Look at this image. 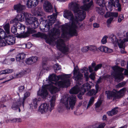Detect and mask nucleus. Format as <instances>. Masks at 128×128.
Instances as JSON below:
<instances>
[{
	"mask_svg": "<svg viewBox=\"0 0 128 128\" xmlns=\"http://www.w3.org/2000/svg\"><path fill=\"white\" fill-rule=\"evenodd\" d=\"M76 99V97L74 96L67 97L65 96L61 99V102L64 104L67 109H70V107L72 109L75 105Z\"/></svg>",
	"mask_w": 128,
	"mask_h": 128,
	"instance_id": "obj_1",
	"label": "nucleus"
},
{
	"mask_svg": "<svg viewBox=\"0 0 128 128\" xmlns=\"http://www.w3.org/2000/svg\"><path fill=\"white\" fill-rule=\"evenodd\" d=\"M112 68L114 71L113 72V75L114 78L117 82H120L124 78L122 74V72L124 69L123 68L116 66H113Z\"/></svg>",
	"mask_w": 128,
	"mask_h": 128,
	"instance_id": "obj_2",
	"label": "nucleus"
},
{
	"mask_svg": "<svg viewBox=\"0 0 128 128\" xmlns=\"http://www.w3.org/2000/svg\"><path fill=\"white\" fill-rule=\"evenodd\" d=\"M55 12L56 13H53L52 15L48 16V20L46 22V23L44 25V28L48 31L52 27V25L56 21L57 14L58 13L56 9L55 8Z\"/></svg>",
	"mask_w": 128,
	"mask_h": 128,
	"instance_id": "obj_3",
	"label": "nucleus"
},
{
	"mask_svg": "<svg viewBox=\"0 0 128 128\" xmlns=\"http://www.w3.org/2000/svg\"><path fill=\"white\" fill-rule=\"evenodd\" d=\"M79 24L78 21L77 22H72L66 25V26L69 28L68 31V35L71 37L77 36L78 32L76 29L78 28L77 25Z\"/></svg>",
	"mask_w": 128,
	"mask_h": 128,
	"instance_id": "obj_4",
	"label": "nucleus"
},
{
	"mask_svg": "<svg viewBox=\"0 0 128 128\" xmlns=\"http://www.w3.org/2000/svg\"><path fill=\"white\" fill-rule=\"evenodd\" d=\"M54 102H50V105L51 107L50 108L49 104L47 103L42 104L39 107V111L42 114L48 111H49L50 112H51L54 106Z\"/></svg>",
	"mask_w": 128,
	"mask_h": 128,
	"instance_id": "obj_5",
	"label": "nucleus"
},
{
	"mask_svg": "<svg viewBox=\"0 0 128 128\" xmlns=\"http://www.w3.org/2000/svg\"><path fill=\"white\" fill-rule=\"evenodd\" d=\"M63 16L64 18L68 19L70 18L71 22H77L78 21V18L76 17L74 18L72 12L68 10H65Z\"/></svg>",
	"mask_w": 128,
	"mask_h": 128,
	"instance_id": "obj_6",
	"label": "nucleus"
},
{
	"mask_svg": "<svg viewBox=\"0 0 128 128\" xmlns=\"http://www.w3.org/2000/svg\"><path fill=\"white\" fill-rule=\"evenodd\" d=\"M4 39L8 45H13L15 43L16 38L13 35L6 34Z\"/></svg>",
	"mask_w": 128,
	"mask_h": 128,
	"instance_id": "obj_7",
	"label": "nucleus"
},
{
	"mask_svg": "<svg viewBox=\"0 0 128 128\" xmlns=\"http://www.w3.org/2000/svg\"><path fill=\"white\" fill-rule=\"evenodd\" d=\"M28 24L30 25L32 28L36 29L38 28L39 24L38 20V19L35 17H32L28 22L27 24Z\"/></svg>",
	"mask_w": 128,
	"mask_h": 128,
	"instance_id": "obj_8",
	"label": "nucleus"
},
{
	"mask_svg": "<svg viewBox=\"0 0 128 128\" xmlns=\"http://www.w3.org/2000/svg\"><path fill=\"white\" fill-rule=\"evenodd\" d=\"M43 6L46 12H53V6L50 2L47 1H45Z\"/></svg>",
	"mask_w": 128,
	"mask_h": 128,
	"instance_id": "obj_9",
	"label": "nucleus"
},
{
	"mask_svg": "<svg viewBox=\"0 0 128 128\" xmlns=\"http://www.w3.org/2000/svg\"><path fill=\"white\" fill-rule=\"evenodd\" d=\"M69 6L70 9L73 11L75 15H76L80 10L79 9V5L76 2H72L69 4Z\"/></svg>",
	"mask_w": 128,
	"mask_h": 128,
	"instance_id": "obj_10",
	"label": "nucleus"
},
{
	"mask_svg": "<svg viewBox=\"0 0 128 128\" xmlns=\"http://www.w3.org/2000/svg\"><path fill=\"white\" fill-rule=\"evenodd\" d=\"M110 2H108V4L111 6H114L115 8H118V11H121L122 8L120 4L119 3V0H110Z\"/></svg>",
	"mask_w": 128,
	"mask_h": 128,
	"instance_id": "obj_11",
	"label": "nucleus"
},
{
	"mask_svg": "<svg viewBox=\"0 0 128 128\" xmlns=\"http://www.w3.org/2000/svg\"><path fill=\"white\" fill-rule=\"evenodd\" d=\"M38 0H28L26 3V6L28 8H33L38 5Z\"/></svg>",
	"mask_w": 128,
	"mask_h": 128,
	"instance_id": "obj_12",
	"label": "nucleus"
},
{
	"mask_svg": "<svg viewBox=\"0 0 128 128\" xmlns=\"http://www.w3.org/2000/svg\"><path fill=\"white\" fill-rule=\"evenodd\" d=\"M66 84H68V86H70V80L69 79L65 80L64 81H58L55 83V85L58 86L60 88H64L68 87L66 85Z\"/></svg>",
	"mask_w": 128,
	"mask_h": 128,
	"instance_id": "obj_13",
	"label": "nucleus"
},
{
	"mask_svg": "<svg viewBox=\"0 0 128 128\" xmlns=\"http://www.w3.org/2000/svg\"><path fill=\"white\" fill-rule=\"evenodd\" d=\"M56 47L63 54L68 52L69 50V48L65 44L63 46L59 43H57Z\"/></svg>",
	"mask_w": 128,
	"mask_h": 128,
	"instance_id": "obj_14",
	"label": "nucleus"
},
{
	"mask_svg": "<svg viewBox=\"0 0 128 128\" xmlns=\"http://www.w3.org/2000/svg\"><path fill=\"white\" fill-rule=\"evenodd\" d=\"M48 94V91L46 88L44 87L42 88L41 90H38L37 93L38 96H40L44 99L46 98Z\"/></svg>",
	"mask_w": 128,
	"mask_h": 128,
	"instance_id": "obj_15",
	"label": "nucleus"
},
{
	"mask_svg": "<svg viewBox=\"0 0 128 128\" xmlns=\"http://www.w3.org/2000/svg\"><path fill=\"white\" fill-rule=\"evenodd\" d=\"M22 105V106L21 102L18 100L16 102H13L11 108L12 109L14 110L18 109V112H20V107H21Z\"/></svg>",
	"mask_w": 128,
	"mask_h": 128,
	"instance_id": "obj_16",
	"label": "nucleus"
},
{
	"mask_svg": "<svg viewBox=\"0 0 128 128\" xmlns=\"http://www.w3.org/2000/svg\"><path fill=\"white\" fill-rule=\"evenodd\" d=\"M105 93L107 95V98L109 100L112 99V98H115L118 96L117 93L112 91L106 90Z\"/></svg>",
	"mask_w": 128,
	"mask_h": 128,
	"instance_id": "obj_17",
	"label": "nucleus"
},
{
	"mask_svg": "<svg viewBox=\"0 0 128 128\" xmlns=\"http://www.w3.org/2000/svg\"><path fill=\"white\" fill-rule=\"evenodd\" d=\"M24 20V18L23 15L22 14H18L16 17L12 20L10 22L12 23H15L16 24L18 23H20L18 22L19 21L22 22Z\"/></svg>",
	"mask_w": 128,
	"mask_h": 128,
	"instance_id": "obj_18",
	"label": "nucleus"
},
{
	"mask_svg": "<svg viewBox=\"0 0 128 128\" xmlns=\"http://www.w3.org/2000/svg\"><path fill=\"white\" fill-rule=\"evenodd\" d=\"M76 17H77L78 18V22L79 21H82L84 20L86 17V13L85 12L82 10H80L79 12L76 14ZM79 23V22H78Z\"/></svg>",
	"mask_w": 128,
	"mask_h": 128,
	"instance_id": "obj_19",
	"label": "nucleus"
},
{
	"mask_svg": "<svg viewBox=\"0 0 128 128\" xmlns=\"http://www.w3.org/2000/svg\"><path fill=\"white\" fill-rule=\"evenodd\" d=\"M26 6L23 5L20 3L14 5V10H16L18 13H20L26 8Z\"/></svg>",
	"mask_w": 128,
	"mask_h": 128,
	"instance_id": "obj_20",
	"label": "nucleus"
},
{
	"mask_svg": "<svg viewBox=\"0 0 128 128\" xmlns=\"http://www.w3.org/2000/svg\"><path fill=\"white\" fill-rule=\"evenodd\" d=\"M91 86L90 85L89 83L86 82L80 88V89L82 91L86 92L88 91L90 89Z\"/></svg>",
	"mask_w": 128,
	"mask_h": 128,
	"instance_id": "obj_21",
	"label": "nucleus"
},
{
	"mask_svg": "<svg viewBox=\"0 0 128 128\" xmlns=\"http://www.w3.org/2000/svg\"><path fill=\"white\" fill-rule=\"evenodd\" d=\"M37 57L36 56L30 57L27 59L26 62L28 64H32L37 61Z\"/></svg>",
	"mask_w": 128,
	"mask_h": 128,
	"instance_id": "obj_22",
	"label": "nucleus"
},
{
	"mask_svg": "<svg viewBox=\"0 0 128 128\" xmlns=\"http://www.w3.org/2000/svg\"><path fill=\"white\" fill-rule=\"evenodd\" d=\"M74 80L78 82H82L83 81V76L82 74L79 72L77 74L74 75Z\"/></svg>",
	"mask_w": 128,
	"mask_h": 128,
	"instance_id": "obj_23",
	"label": "nucleus"
},
{
	"mask_svg": "<svg viewBox=\"0 0 128 128\" xmlns=\"http://www.w3.org/2000/svg\"><path fill=\"white\" fill-rule=\"evenodd\" d=\"M80 90V88L77 85L76 86L70 90L69 92L70 94H78Z\"/></svg>",
	"mask_w": 128,
	"mask_h": 128,
	"instance_id": "obj_24",
	"label": "nucleus"
},
{
	"mask_svg": "<svg viewBox=\"0 0 128 128\" xmlns=\"http://www.w3.org/2000/svg\"><path fill=\"white\" fill-rule=\"evenodd\" d=\"M60 34V30L56 28H53L51 30L50 35L52 37L56 36L57 35Z\"/></svg>",
	"mask_w": 128,
	"mask_h": 128,
	"instance_id": "obj_25",
	"label": "nucleus"
},
{
	"mask_svg": "<svg viewBox=\"0 0 128 128\" xmlns=\"http://www.w3.org/2000/svg\"><path fill=\"white\" fill-rule=\"evenodd\" d=\"M48 89L51 94H53L56 93L59 91L60 88L52 86L49 87Z\"/></svg>",
	"mask_w": 128,
	"mask_h": 128,
	"instance_id": "obj_26",
	"label": "nucleus"
},
{
	"mask_svg": "<svg viewBox=\"0 0 128 128\" xmlns=\"http://www.w3.org/2000/svg\"><path fill=\"white\" fill-rule=\"evenodd\" d=\"M30 95V93L29 92H26L24 94V96L22 99V98H20L18 100H20L22 102V104L23 107V109L24 108V104L25 100Z\"/></svg>",
	"mask_w": 128,
	"mask_h": 128,
	"instance_id": "obj_27",
	"label": "nucleus"
},
{
	"mask_svg": "<svg viewBox=\"0 0 128 128\" xmlns=\"http://www.w3.org/2000/svg\"><path fill=\"white\" fill-rule=\"evenodd\" d=\"M26 57V54L24 53H20L17 54L16 56V60L17 62H20Z\"/></svg>",
	"mask_w": 128,
	"mask_h": 128,
	"instance_id": "obj_28",
	"label": "nucleus"
},
{
	"mask_svg": "<svg viewBox=\"0 0 128 128\" xmlns=\"http://www.w3.org/2000/svg\"><path fill=\"white\" fill-rule=\"evenodd\" d=\"M118 108L117 107H116L112 109L110 111H108L107 112V114L110 116H112L116 114L118 112V110H116Z\"/></svg>",
	"mask_w": 128,
	"mask_h": 128,
	"instance_id": "obj_29",
	"label": "nucleus"
},
{
	"mask_svg": "<svg viewBox=\"0 0 128 128\" xmlns=\"http://www.w3.org/2000/svg\"><path fill=\"white\" fill-rule=\"evenodd\" d=\"M22 14L23 15L24 18L25 19L26 22L27 23L29 22V21L30 20L31 18L32 17H31L32 15L30 14L27 12H24Z\"/></svg>",
	"mask_w": 128,
	"mask_h": 128,
	"instance_id": "obj_30",
	"label": "nucleus"
},
{
	"mask_svg": "<svg viewBox=\"0 0 128 128\" xmlns=\"http://www.w3.org/2000/svg\"><path fill=\"white\" fill-rule=\"evenodd\" d=\"M118 14L117 12H110L106 13L105 15V17H113L114 18H116L118 16Z\"/></svg>",
	"mask_w": 128,
	"mask_h": 128,
	"instance_id": "obj_31",
	"label": "nucleus"
},
{
	"mask_svg": "<svg viewBox=\"0 0 128 128\" xmlns=\"http://www.w3.org/2000/svg\"><path fill=\"white\" fill-rule=\"evenodd\" d=\"M93 2L92 0L88 4H85L83 7V9L85 10H89L90 8L92 5Z\"/></svg>",
	"mask_w": 128,
	"mask_h": 128,
	"instance_id": "obj_32",
	"label": "nucleus"
},
{
	"mask_svg": "<svg viewBox=\"0 0 128 128\" xmlns=\"http://www.w3.org/2000/svg\"><path fill=\"white\" fill-rule=\"evenodd\" d=\"M3 28L5 31V32L6 34H10V26L9 24L8 23L3 25Z\"/></svg>",
	"mask_w": 128,
	"mask_h": 128,
	"instance_id": "obj_33",
	"label": "nucleus"
},
{
	"mask_svg": "<svg viewBox=\"0 0 128 128\" xmlns=\"http://www.w3.org/2000/svg\"><path fill=\"white\" fill-rule=\"evenodd\" d=\"M16 26L20 30H23L22 31V32H24L25 31L24 29L25 28L26 26L20 23H18L16 24Z\"/></svg>",
	"mask_w": 128,
	"mask_h": 128,
	"instance_id": "obj_34",
	"label": "nucleus"
},
{
	"mask_svg": "<svg viewBox=\"0 0 128 128\" xmlns=\"http://www.w3.org/2000/svg\"><path fill=\"white\" fill-rule=\"evenodd\" d=\"M41 100V98H38V99L35 98L33 99V103L34 108H36L38 106V103Z\"/></svg>",
	"mask_w": 128,
	"mask_h": 128,
	"instance_id": "obj_35",
	"label": "nucleus"
},
{
	"mask_svg": "<svg viewBox=\"0 0 128 128\" xmlns=\"http://www.w3.org/2000/svg\"><path fill=\"white\" fill-rule=\"evenodd\" d=\"M13 69H7L0 71V75L2 74H6L12 73L13 72Z\"/></svg>",
	"mask_w": 128,
	"mask_h": 128,
	"instance_id": "obj_36",
	"label": "nucleus"
},
{
	"mask_svg": "<svg viewBox=\"0 0 128 128\" xmlns=\"http://www.w3.org/2000/svg\"><path fill=\"white\" fill-rule=\"evenodd\" d=\"M96 2L100 7H103L106 6V3L104 0H96Z\"/></svg>",
	"mask_w": 128,
	"mask_h": 128,
	"instance_id": "obj_37",
	"label": "nucleus"
},
{
	"mask_svg": "<svg viewBox=\"0 0 128 128\" xmlns=\"http://www.w3.org/2000/svg\"><path fill=\"white\" fill-rule=\"evenodd\" d=\"M23 32V33H22L18 35L17 37L20 38H25L29 36V34L26 32Z\"/></svg>",
	"mask_w": 128,
	"mask_h": 128,
	"instance_id": "obj_38",
	"label": "nucleus"
},
{
	"mask_svg": "<svg viewBox=\"0 0 128 128\" xmlns=\"http://www.w3.org/2000/svg\"><path fill=\"white\" fill-rule=\"evenodd\" d=\"M6 35L5 32L3 30L0 28V39L1 38H4Z\"/></svg>",
	"mask_w": 128,
	"mask_h": 128,
	"instance_id": "obj_39",
	"label": "nucleus"
},
{
	"mask_svg": "<svg viewBox=\"0 0 128 128\" xmlns=\"http://www.w3.org/2000/svg\"><path fill=\"white\" fill-rule=\"evenodd\" d=\"M96 11L98 14H104V10L102 8L96 7Z\"/></svg>",
	"mask_w": 128,
	"mask_h": 128,
	"instance_id": "obj_40",
	"label": "nucleus"
},
{
	"mask_svg": "<svg viewBox=\"0 0 128 128\" xmlns=\"http://www.w3.org/2000/svg\"><path fill=\"white\" fill-rule=\"evenodd\" d=\"M54 70L55 72H57L58 70H60L61 69V66L60 65H59L58 64H56L54 65Z\"/></svg>",
	"mask_w": 128,
	"mask_h": 128,
	"instance_id": "obj_41",
	"label": "nucleus"
},
{
	"mask_svg": "<svg viewBox=\"0 0 128 128\" xmlns=\"http://www.w3.org/2000/svg\"><path fill=\"white\" fill-rule=\"evenodd\" d=\"M17 28H18L16 26V24L15 23V24L11 28V31L14 34H16L17 31Z\"/></svg>",
	"mask_w": 128,
	"mask_h": 128,
	"instance_id": "obj_42",
	"label": "nucleus"
},
{
	"mask_svg": "<svg viewBox=\"0 0 128 128\" xmlns=\"http://www.w3.org/2000/svg\"><path fill=\"white\" fill-rule=\"evenodd\" d=\"M58 78L62 79L66 78H69L70 77V74H64L58 76Z\"/></svg>",
	"mask_w": 128,
	"mask_h": 128,
	"instance_id": "obj_43",
	"label": "nucleus"
},
{
	"mask_svg": "<svg viewBox=\"0 0 128 128\" xmlns=\"http://www.w3.org/2000/svg\"><path fill=\"white\" fill-rule=\"evenodd\" d=\"M79 92H80L77 96L78 97L80 100L82 99L83 98L82 96L84 94L85 92L82 91L80 89Z\"/></svg>",
	"mask_w": 128,
	"mask_h": 128,
	"instance_id": "obj_44",
	"label": "nucleus"
},
{
	"mask_svg": "<svg viewBox=\"0 0 128 128\" xmlns=\"http://www.w3.org/2000/svg\"><path fill=\"white\" fill-rule=\"evenodd\" d=\"M94 97H92L90 98L87 106V107L91 106L94 102Z\"/></svg>",
	"mask_w": 128,
	"mask_h": 128,
	"instance_id": "obj_45",
	"label": "nucleus"
},
{
	"mask_svg": "<svg viewBox=\"0 0 128 128\" xmlns=\"http://www.w3.org/2000/svg\"><path fill=\"white\" fill-rule=\"evenodd\" d=\"M126 84V82L125 81L123 82L118 83L116 86L117 88H121L124 86Z\"/></svg>",
	"mask_w": 128,
	"mask_h": 128,
	"instance_id": "obj_46",
	"label": "nucleus"
},
{
	"mask_svg": "<svg viewBox=\"0 0 128 128\" xmlns=\"http://www.w3.org/2000/svg\"><path fill=\"white\" fill-rule=\"evenodd\" d=\"M102 100L100 99L98 100L95 104L96 108H98L102 104Z\"/></svg>",
	"mask_w": 128,
	"mask_h": 128,
	"instance_id": "obj_47",
	"label": "nucleus"
},
{
	"mask_svg": "<svg viewBox=\"0 0 128 128\" xmlns=\"http://www.w3.org/2000/svg\"><path fill=\"white\" fill-rule=\"evenodd\" d=\"M68 35V32L66 30H64L62 31L61 36L63 38H66L67 35Z\"/></svg>",
	"mask_w": 128,
	"mask_h": 128,
	"instance_id": "obj_48",
	"label": "nucleus"
},
{
	"mask_svg": "<svg viewBox=\"0 0 128 128\" xmlns=\"http://www.w3.org/2000/svg\"><path fill=\"white\" fill-rule=\"evenodd\" d=\"M96 64L95 62H92L91 64L92 66H89L88 68L90 72H93V70L92 67L93 68H94L96 66Z\"/></svg>",
	"mask_w": 128,
	"mask_h": 128,
	"instance_id": "obj_49",
	"label": "nucleus"
},
{
	"mask_svg": "<svg viewBox=\"0 0 128 128\" xmlns=\"http://www.w3.org/2000/svg\"><path fill=\"white\" fill-rule=\"evenodd\" d=\"M35 14L36 15L38 16H42V11L40 9H38L35 11Z\"/></svg>",
	"mask_w": 128,
	"mask_h": 128,
	"instance_id": "obj_50",
	"label": "nucleus"
},
{
	"mask_svg": "<svg viewBox=\"0 0 128 128\" xmlns=\"http://www.w3.org/2000/svg\"><path fill=\"white\" fill-rule=\"evenodd\" d=\"M126 41H125V40H122L120 42H118V44L120 48H124V47L123 46V44L124 42Z\"/></svg>",
	"mask_w": 128,
	"mask_h": 128,
	"instance_id": "obj_51",
	"label": "nucleus"
},
{
	"mask_svg": "<svg viewBox=\"0 0 128 128\" xmlns=\"http://www.w3.org/2000/svg\"><path fill=\"white\" fill-rule=\"evenodd\" d=\"M33 28H32L29 27L28 28L26 32H27L29 34V35L30 36V34L34 33L35 31V30H32Z\"/></svg>",
	"mask_w": 128,
	"mask_h": 128,
	"instance_id": "obj_52",
	"label": "nucleus"
},
{
	"mask_svg": "<svg viewBox=\"0 0 128 128\" xmlns=\"http://www.w3.org/2000/svg\"><path fill=\"white\" fill-rule=\"evenodd\" d=\"M35 36L37 38H42L45 35L43 33H41L40 32H38V33L35 34Z\"/></svg>",
	"mask_w": 128,
	"mask_h": 128,
	"instance_id": "obj_53",
	"label": "nucleus"
},
{
	"mask_svg": "<svg viewBox=\"0 0 128 128\" xmlns=\"http://www.w3.org/2000/svg\"><path fill=\"white\" fill-rule=\"evenodd\" d=\"M4 40V39L3 38L0 39V46H4L6 45V43Z\"/></svg>",
	"mask_w": 128,
	"mask_h": 128,
	"instance_id": "obj_54",
	"label": "nucleus"
},
{
	"mask_svg": "<svg viewBox=\"0 0 128 128\" xmlns=\"http://www.w3.org/2000/svg\"><path fill=\"white\" fill-rule=\"evenodd\" d=\"M102 66V64H100L96 66L94 68V70L95 71H97L98 69L101 68Z\"/></svg>",
	"mask_w": 128,
	"mask_h": 128,
	"instance_id": "obj_55",
	"label": "nucleus"
},
{
	"mask_svg": "<svg viewBox=\"0 0 128 128\" xmlns=\"http://www.w3.org/2000/svg\"><path fill=\"white\" fill-rule=\"evenodd\" d=\"M108 37L106 36H104L102 38V40L101 42L103 44H105L107 42V39Z\"/></svg>",
	"mask_w": 128,
	"mask_h": 128,
	"instance_id": "obj_56",
	"label": "nucleus"
},
{
	"mask_svg": "<svg viewBox=\"0 0 128 128\" xmlns=\"http://www.w3.org/2000/svg\"><path fill=\"white\" fill-rule=\"evenodd\" d=\"M90 47L88 46H85L83 47L82 49V52H88L89 49Z\"/></svg>",
	"mask_w": 128,
	"mask_h": 128,
	"instance_id": "obj_57",
	"label": "nucleus"
},
{
	"mask_svg": "<svg viewBox=\"0 0 128 128\" xmlns=\"http://www.w3.org/2000/svg\"><path fill=\"white\" fill-rule=\"evenodd\" d=\"M78 66H76L75 67H74L73 70L74 75L78 74Z\"/></svg>",
	"mask_w": 128,
	"mask_h": 128,
	"instance_id": "obj_58",
	"label": "nucleus"
},
{
	"mask_svg": "<svg viewBox=\"0 0 128 128\" xmlns=\"http://www.w3.org/2000/svg\"><path fill=\"white\" fill-rule=\"evenodd\" d=\"M56 75L54 74L50 75L48 77L49 80H53L54 79L56 78Z\"/></svg>",
	"mask_w": 128,
	"mask_h": 128,
	"instance_id": "obj_59",
	"label": "nucleus"
},
{
	"mask_svg": "<svg viewBox=\"0 0 128 128\" xmlns=\"http://www.w3.org/2000/svg\"><path fill=\"white\" fill-rule=\"evenodd\" d=\"M96 91L94 89H93L89 92V94L90 96H92L94 94H96Z\"/></svg>",
	"mask_w": 128,
	"mask_h": 128,
	"instance_id": "obj_60",
	"label": "nucleus"
},
{
	"mask_svg": "<svg viewBox=\"0 0 128 128\" xmlns=\"http://www.w3.org/2000/svg\"><path fill=\"white\" fill-rule=\"evenodd\" d=\"M89 77L90 78L93 80H94L95 78V73L94 72H92L90 75Z\"/></svg>",
	"mask_w": 128,
	"mask_h": 128,
	"instance_id": "obj_61",
	"label": "nucleus"
},
{
	"mask_svg": "<svg viewBox=\"0 0 128 128\" xmlns=\"http://www.w3.org/2000/svg\"><path fill=\"white\" fill-rule=\"evenodd\" d=\"M18 91L20 92H22L24 90V86H21L19 87L18 88Z\"/></svg>",
	"mask_w": 128,
	"mask_h": 128,
	"instance_id": "obj_62",
	"label": "nucleus"
},
{
	"mask_svg": "<svg viewBox=\"0 0 128 128\" xmlns=\"http://www.w3.org/2000/svg\"><path fill=\"white\" fill-rule=\"evenodd\" d=\"M126 91V88H124L119 91V93L120 94L124 93Z\"/></svg>",
	"mask_w": 128,
	"mask_h": 128,
	"instance_id": "obj_63",
	"label": "nucleus"
},
{
	"mask_svg": "<svg viewBox=\"0 0 128 128\" xmlns=\"http://www.w3.org/2000/svg\"><path fill=\"white\" fill-rule=\"evenodd\" d=\"M106 124L105 123H102L98 125V128H104Z\"/></svg>",
	"mask_w": 128,
	"mask_h": 128,
	"instance_id": "obj_64",
	"label": "nucleus"
}]
</instances>
